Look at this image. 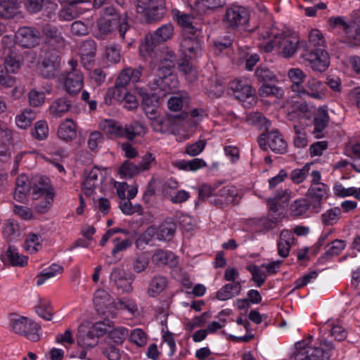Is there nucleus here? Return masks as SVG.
Listing matches in <instances>:
<instances>
[{"instance_id":"obj_1","label":"nucleus","mask_w":360,"mask_h":360,"mask_svg":"<svg viewBox=\"0 0 360 360\" xmlns=\"http://www.w3.org/2000/svg\"><path fill=\"white\" fill-rule=\"evenodd\" d=\"M309 42L301 41L300 57L309 63L314 70L323 72L329 65L328 53L324 50L325 39L319 30H311L309 33Z\"/></svg>"},{"instance_id":"obj_2","label":"nucleus","mask_w":360,"mask_h":360,"mask_svg":"<svg viewBox=\"0 0 360 360\" xmlns=\"http://www.w3.org/2000/svg\"><path fill=\"white\" fill-rule=\"evenodd\" d=\"M160 53V61H151L149 65V87L152 91H165V79L172 75L176 63V56L173 51L165 48Z\"/></svg>"},{"instance_id":"obj_3","label":"nucleus","mask_w":360,"mask_h":360,"mask_svg":"<svg viewBox=\"0 0 360 360\" xmlns=\"http://www.w3.org/2000/svg\"><path fill=\"white\" fill-rule=\"evenodd\" d=\"M274 30H266L260 34V39H269L266 44H260L265 52L268 53L273 50L275 46L279 49L280 54L285 58H291L300 50V42L298 38L292 34L285 33H276Z\"/></svg>"},{"instance_id":"obj_4","label":"nucleus","mask_w":360,"mask_h":360,"mask_svg":"<svg viewBox=\"0 0 360 360\" xmlns=\"http://www.w3.org/2000/svg\"><path fill=\"white\" fill-rule=\"evenodd\" d=\"M10 326L15 333L24 336L30 341L37 342L40 339L39 325L25 316L11 319Z\"/></svg>"},{"instance_id":"obj_5","label":"nucleus","mask_w":360,"mask_h":360,"mask_svg":"<svg viewBox=\"0 0 360 360\" xmlns=\"http://www.w3.org/2000/svg\"><path fill=\"white\" fill-rule=\"evenodd\" d=\"M261 148L266 150V145L276 154H284L288 150V144L278 131L273 130L262 133L258 140Z\"/></svg>"},{"instance_id":"obj_6","label":"nucleus","mask_w":360,"mask_h":360,"mask_svg":"<svg viewBox=\"0 0 360 360\" xmlns=\"http://www.w3.org/2000/svg\"><path fill=\"white\" fill-rule=\"evenodd\" d=\"M236 99L243 103L245 107H250L256 103V91L246 82L236 79L230 83Z\"/></svg>"},{"instance_id":"obj_7","label":"nucleus","mask_w":360,"mask_h":360,"mask_svg":"<svg viewBox=\"0 0 360 360\" xmlns=\"http://www.w3.org/2000/svg\"><path fill=\"white\" fill-rule=\"evenodd\" d=\"M249 20L250 15L247 9L236 5L226 9L224 19L226 25L233 29L246 25Z\"/></svg>"},{"instance_id":"obj_8","label":"nucleus","mask_w":360,"mask_h":360,"mask_svg":"<svg viewBox=\"0 0 360 360\" xmlns=\"http://www.w3.org/2000/svg\"><path fill=\"white\" fill-rule=\"evenodd\" d=\"M184 37L180 43V51L188 59H195L201 56L202 46L200 40L194 36Z\"/></svg>"},{"instance_id":"obj_9","label":"nucleus","mask_w":360,"mask_h":360,"mask_svg":"<svg viewBox=\"0 0 360 360\" xmlns=\"http://www.w3.org/2000/svg\"><path fill=\"white\" fill-rule=\"evenodd\" d=\"M110 280L118 290L123 292H131L133 290L134 276L127 275L124 269L117 267L113 268L110 276Z\"/></svg>"},{"instance_id":"obj_10","label":"nucleus","mask_w":360,"mask_h":360,"mask_svg":"<svg viewBox=\"0 0 360 360\" xmlns=\"http://www.w3.org/2000/svg\"><path fill=\"white\" fill-rule=\"evenodd\" d=\"M15 37L20 45L31 48L38 44L41 32L34 27H23L18 30Z\"/></svg>"},{"instance_id":"obj_11","label":"nucleus","mask_w":360,"mask_h":360,"mask_svg":"<svg viewBox=\"0 0 360 360\" xmlns=\"http://www.w3.org/2000/svg\"><path fill=\"white\" fill-rule=\"evenodd\" d=\"M328 186L324 184H311L307 192V197L309 198L312 208L318 212L322 201L327 198Z\"/></svg>"},{"instance_id":"obj_12","label":"nucleus","mask_w":360,"mask_h":360,"mask_svg":"<svg viewBox=\"0 0 360 360\" xmlns=\"http://www.w3.org/2000/svg\"><path fill=\"white\" fill-rule=\"evenodd\" d=\"M31 195L37 200L40 197L46 196L49 193H54L53 188L47 177L34 176L31 179Z\"/></svg>"},{"instance_id":"obj_13","label":"nucleus","mask_w":360,"mask_h":360,"mask_svg":"<svg viewBox=\"0 0 360 360\" xmlns=\"http://www.w3.org/2000/svg\"><path fill=\"white\" fill-rule=\"evenodd\" d=\"M84 85V77L79 70L70 71L66 75L64 80V86L66 91L70 95L78 94Z\"/></svg>"},{"instance_id":"obj_14","label":"nucleus","mask_w":360,"mask_h":360,"mask_svg":"<svg viewBox=\"0 0 360 360\" xmlns=\"http://www.w3.org/2000/svg\"><path fill=\"white\" fill-rule=\"evenodd\" d=\"M60 58L57 54L47 55L41 62V74L47 79L55 77L60 69Z\"/></svg>"},{"instance_id":"obj_15","label":"nucleus","mask_w":360,"mask_h":360,"mask_svg":"<svg viewBox=\"0 0 360 360\" xmlns=\"http://www.w3.org/2000/svg\"><path fill=\"white\" fill-rule=\"evenodd\" d=\"M23 4L27 11L32 14L37 13L44 8H49L50 11L46 14L49 18H52L57 7L51 0H24Z\"/></svg>"},{"instance_id":"obj_16","label":"nucleus","mask_w":360,"mask_h":360,"mask_svg":"<svg viewBox=\"0 0 360 360\" xmlns=\"http://www.w3.org/2000/svg\"><path fill=\"white\" fill-rule=\"evenodd\" d=\"M77 342L78 345L88 348L94 347L98 343V338L91 328L81 324L77 330Z\"/></svg>"},{"instance_id":"obj_17","label":"nucleus","mask_w":360,"mask_h":360,"mask_svg":"<svg viewBox=\"0 0 360 360\" xmlns=\"http://www.w3.org/2000/svg\"><path fill=\"white\" fill-rule=\"evenodd\" d=\"M166 12L165 0H149L146 8V20L148 22L162 19Z\"/></svg>"},{"instance_id":"obj_18","label":"nucleus","mask_w":360,"mask_h":360,"mask_svg":"<svg viewBox=\"0 0 360 360\" xmlns=\"http://www.w3.org/2000/svg\"><path fill=\"white\" fill-rule=\"evenodd\" d=\"M104 174L98 167H93L83 182V190L87 195H91L94 189L102 182Z\"/></svg>"},{"instance_id":"obj_19","label":"nucleus","mask_w":360,"mask_h":360,"mask_svg":"<svg viewBox=\"0 0 360 360\" xmlns=\"http://www.w3.org/2000/svg\"><path fill=\"white\" fill-rule=\"evenodd\" d=\"M94 303L97 311L105 313L106 310H110L115 306V300L111 295L103 289L96 290L94 296Z\"/></svg>"},{"instance_id":"obj_20","label":"nucleus","mask_w":360,"mask_h":360,"mask_svg":"<svg viewBox=\"0 0 360 360\" xmlns=\"http://www.w3.org/2000/svg\"><path fill=\"white\" fill-rule=\"evenodd\" d=\"M323 84L315 78H311L308 80L305 85V88L302 86L297 95L300 97L308 96L311 98L321 100L325 96V94L321 91Z\"/></svg>"},{"instance_id":"obj_21","label":"nucleus","mask_w":360,"mask_h":360,"mask_svg":"<svg viewBox=\"0 0 360 360\" xmlns=\"http://www.w3.org/2000/svg\"><path fill=\"white\" fill-rule=\"evenodd\" d=\"M107 21L110 22L112 27L115 30L118 29L120 37L123 41H127L129 44L131 38L130 37V32L131 30V26L129 25L127 16L124 14V17L120 18H107Z\"/></svg>"},{"instance_id":"obj_22","label":"nucleus","mask_w":360,"mask_h":360,"mask_svg":"<svg viewBox=\"0 0 360 360\" xmlns=\"http://www.w3.org/2000/svg\"><path fill=\"white\" fill-rule=\"evenodd\" d=\"M329 358L328 352L318 347H307L295 356V360H328Z\"/></svg>"},{"instance_id":"obj_23","label":"nucleus","mask_w":360,"mask_h":360,"mask_svg":"<svg viewBox=\"0 0 360 360\" xmlns=\"http://www.w3.org/2000/svg\"><path fill=\"white\" fill-rule=\"evenodd\" d=\"M143 70V68L142 66H139L136 69L131 68H124L120 73L116 84L125 88L131 81L132 82H137L142 75Z\"/></svg>"},{"instance_id":"obj_24","label":"nucleus","mask_w":360,"mask_h":360,"mask_svg":"<svg viewBox=\"0 0 360 360\" xmlns=\"http://www.w3.org/2000/svg\"><path fill=\"white\" fill-rule=\"evenodd\" d=\"M42 34L46 41L51 45L62 46L64 44V38L59 29L51 24L46 23L42 26Z\"/></svg>"},{"instance_id":"obj_25","label":"nucleus","mask_w":360,"mask_h":360,"mask_svg":"<svg viewBox=\"0 0 360 360\" xmlns=\"http://www.w3.org/2000/svg\"><path fill=\"white\" fill-rule=\"evenodd\" d=\"M158 41L152 34H148L145 37V42L141 45L140 51L143 56L150 57L152 58H158L159 49Z\"/></svg>"},{"instance_id":"obj_26","label":"nucleus","mask_w":360,"mask_h":360,"mask_svg":"<svg viewBox=\"0 0 360 360\" xmlns=\"http://www.w3.org/2000/svg\"><path fill=\"white\" fill-rule=\"evenodd\" d=\"M58 137L65 141H72L77 136L76 124L70 119L62 122L58 129Z\"/></svg>"},{"instance_id":"obj_27","label":"nucleus","mask_w":360,"mask_h":360,"mask_svg":"<svg viewBox=\"0 0 360 360\" xmlns=\"http://www.w3.org/2000/svg\"><path fill=\"white\" fill-rule=\"evenodd\" d=\"M152 262L158 266L169 265L174 266L177 264L176 257L172 252L161 249L155 251L152 256Z\"/></svg>"},{"instance_id":"obj_28","label":"nucleus","mask_w":360,"mask_h":360,"mask_svg":"<svg viewBox=\"0 0 360 360\" xmlns=\"http://www.w3.org/2000/svg\"><path fill=\"white\" fill-rule=\"evenodd\" d=\"M241 289L240 283H229L217 291L216 297L219 300L226 301L238 295Z\"/></svg>"},{"instance_id":"obj_29","label":"nucleus","mask_w":360,"mask_h":360,"mask_svg":"<svg viewBox=\"0 0 360 360\" xmlns=\"http://www.w3.org/2000/svg\"><path fill=\"white\" fill-rule=\"evenodd\" d=\"M96 51V44L93 39H87L84 41L79 47V53L82 57V62L85 64L86 66L90 65L91 59L89 58H93Z\"/></svg>"},{"instance_id":"obj_30","label":"nucleus","mask_w":360,"mask_h":360,"mask_svg":"<svg viewBox=\"0 0 360 360\" xmlns=\"http://www.w3.org/2000/svg\"><path fill=\"white\" fill-rule=\"evenodd\" d=\"M70 101L64 97L59 98L53 101L49 108V112L54 117H60L70 109Z\"/></svg>"},{"instance_id":"obj_31","label":"nucleus","mask_w":360,"mask_h":360,"mask_svg":"<svg viewBox=\"0 0 360 360\" xmlns=\"http://www.w3.org/2000/svg\"><path fill=\"white\" fill-rule=\"evenodd\" d=\"M146 133L144 125L139 122H133L129 124L122 127L121 137H125L129 141H132L136 136H142Z\"/></svg>"},{"instance_id":"obj_32","label":"nucleus","mask_w":360,"mask_h":360,"mask_svg":"<svg viewBox=\"0 0 360 360\" xmlns=\"http://www.w3.org/2000/svg\"><path fill=\"white\" fill-rule=\"evenodd\" d=\"M329 121V117L327 110L319 108L317 115L314 118V129L313 134L316 137L319 138V134L321 133L326 127Z\"/></svg>"},{"instance_id":"obj_33","label":"nucleus","mask_w":360,"mask_h":360,"mask_svg":"<svg viewBox=\"0 0 360 360\" xmlns=\"http://www.w3.org/2000/svg\"><path fill=\"white\" fill-rule=\"evenodd\" d=\"M288 76L292 83L290 86L292 91L297 94L302 86V84L306 78V75L300 68H291L288 70Z\"/></svg>"},{"instance_id":"obj_34","label":"nucleus","mask_w":360,"mask_h":360,"mask_svg":"<svg viewBox=\"0 0 360 360\" xmlns=\"http://www.w3.org/2000/svg\"><path fill=\"white\" fill-rule=\"evenodd\" d=\"M126 93L125 88L115 84V86L110 88L106 92L105 103L110 105L115 102H122Z\"/></svg>"},{"instance_id":"obj_35","label":"nucleus","mask_w":360,"mask_h":360,"mask_svg":"<svg viewBox=\"0 0 360 360\" xmlns=\"http://www.w3.org/2000/svg\"><path fill=\"white\" fill-rule=\"evenodd\" d=\"M173 165L181 170L195 171L206 166L202 159L195 158L191 160H177L173 162Z\"/></svg>"},{"instance_id":"obj_36","label":"nucleus","mask_w":360,"mask_h":360,"mask_svg":"<svg viewBox=\"0 0 360 360\" xmlns=\"http://www.w3.org/2000/svg\"><path fill=\"white\" fill-rule=\"evenodd\" d=\"M176 230V224L172 221H165L156 228V237L160 240H170Z\"/></svg>"},{"instance_id":"obj_37","label":"nucleus","mask_w":360,"mask_h":360,"mask_svg":"<svg viewBox=\"0 0 360 360\" xmlns=\"http://www.w3.org/2000/svg\"><path fill=\"white\" fill-rule=\"evenodd\" d=\"M189 97L186 92H179L170 97L167 101L169 110L172 111L180 110L184 105H188Z\"/></svg>"},{"instance_id":"obj_38","label":"nucleus","mask_w":360,"mask_h":360,"mask_svg":"<svg viewBox=\"0 0 360 360\" xmlns=\"http://www.w3.org/2000/svg\"><path fill=\"white\" fill-rule=\"evenodd\" d=\"M258 94L262 98L274 97L281 98L284 95V91L281 87L276 85L263 84L258 90Z\"/></svg>"},{"instance_id":"obj_39","label":"nucleus","mask_w":360,"mask_h":360,"mask_svg":"<svg viewBox=\"0 0 360 360\" xmlns=\"http://www.w3.org/2000/svg\"><path fill=\"white\" fill-rule=\"evenodd\" d=\"M167 285V281L165 276H154L148 286V294L151 297H155L162 292Z\"/></svg>"},{"instance_id":"obj_40","label":"nucleus","mask_w":360,"mask_h":360,"mask_svg":"<svg viewBox=\"0 0 360 360\" xmlns=\"http://www.w3.org/2000/svg\"><path fill=\"white\" fill-rule=\"evenodd\" d=\"M6 256L8 261L13 266H23L27 264V257L20 255L14 246H8L6 251Z\"/></svg>"},{"instance_id":"obj_41","label":"nucleus","mask_w":360,"mask_h":360,"mask_svg":"<svg viewBox=\"0 0 360 360\" xmlns=\"http://www.w3.org/2000/svg\"><path fill=\"white\" fill-rule=\"evenodd\" d=\"M4 65L8 72L15 73L21 66L20 56L15 51L9 50L5 57Z\"/></svg>"},{"instance_id":"obj_42","label":"nucleus","mask_w":360,"mask_h":360,"mask_svg":"<svg viewBox=\"0 0 360 360\" xmlns=\"http://www.w3.org/2000/svg\"><path fill=\"white\" fill-rule=\"evenodd\" d=\"M246 120L248 123L264 129L266 132L271 126V122L262 113L253 112L248 115Z\"/></svg>"},{"instance_id":"obj_43","label":"nucleus","mask_w":360,"mask_h":360,"mask_svg":"<svg viewBox=\"0 0 360 360\" xmlns=\"http://www.w3.org/2000/svg\"><path fill=\"white\" fill-rule=\"evenodd\" d=\"M311 202L307 199L301 198L294 201L290 207V214L294 217L304 214L309 209Z\"/></svg>"},{"instance_id":"obj_44","label":"nucleus","mask_w":360,"mask_h":360,"mask_svg":"<svg viewBox=\"0 0 360 360\" xmlns=\"http://www.w3.org/2000/svg\"><path fill=\"white\" fill-rule=\"evenodd\" d=\"M153 129L160 133L167 132L172 124V120L169 117L160 115L153 120L150 123Z\"/></svg>"},{"instance_id":"obj_45","label":"nucleus","mask_w":360,"mask_h":360,"mask_svg":"<svg viewBox=\"0 0 360 360\" xmlns=\"http://www.w3.org/2000/svg\"><path fill=\"white\" fill-rule=\"evenodd\" d=\"M77 3H70L59 12V18L62 20L70 21L77 18L81 13L76 6Z\"/></svg>"},{"instance_id":"obj_46","label":"nucleus","mask_w":360,"mask_h":360,"mask_svg":"<svg viewBox=\"0 0 360 360\" xmlns=\"http://www.w3.org/2000/svg\"><path fill=\"white\" fill-rule=\"evenodd\" d=\"M63 268L61 266L53 264L47 269L44 270L37 276V285H42L46 279L51 278L57 274H60L63 272Z\"/></svg>"},{"instance_id":"obj_47","label":"nucleus","mask_w":360,"mask_h":360,"mask_svg":"<svg viewBox=\"0 0 360 360\" xmlns=\"http://www.w3.org/2000/svg\"><path fill=\"white\" fill-rule=\"evenodd\" d=\"M174 15L176 17L178 23L183 27L188 29L191 33L195 34L196 30L193 26V17L187 13L179 11H173Z\"/></svg>"},{"instance_id":"obj_48","label":"nucleus","mask_w":360,"mask_h":360,"mask_svg":"<svg viewBox=\"0 0 360 360\" xmlns=\"http://www.w3.org/2000/svg\"><path fill=\"white\" fill-rule=\"evenodd\" d=\"M174 34V27L171 23H167L165 25H163L160 27H159L158 30H156L155 32H154L153 34H152L155 38L156 39V41H165L168 39H169Z\"/></svg>"},{"instance_id":"obj_49","label":"nucleus","mask_w":360,"mask_h":360,"mask_svg":"<svg viewBox=\"0 0 360 360\" xmlns=\"http://www.w3.org/2000/svg\"><path fill=\"white\" fill-rule=\"evenodd\" d=\"M113 326L114 324L112 321L109 319H105L104 321L95 323L90 328L92 329L97 338H99L107 333L110 334V331Z\"/></svg>"},{"instance_id":"obj_50","label":"nucleus","mask_w":360,"mask_h":360,"mask_svg":"<svg viewBox=\"0 0 360 360\" xmlns=\"http://www.w3.org/2000/svg\"><path fill=\"white\" fill-rule=\"evenodd\" d=\"M35 118V114L31 109H25L15 118V122L18 127L26 129Z\"/></svg>"},{"instance_id":"obj_51","label":"nucleus","mask_w":360,"mask_h":360,"mask_svg":"<svg viewBox=\"0 0 360 360\" xmlns=\"http://www.w3.org/2000/svg\"><path fill=\"white\" fill-rule=\"evenodd\" d=\"M255 76L257 79L263 84H267L269 82L276 80V75L267 67L264 65H260L257 68Z\"/></svg>"},{"instance_id":"obj_52","label":"nucleus","mask_w":360,"mask_h":360,"mask_svg":"<svg viewBox=\"0 0 360 360\" xmlns=\"http://www.w3.org/2000/svg\"><path fill=\"white\" fill-rule=\"evenodd\" d=\"M119 172L121 176L127 178H132L134 176L141 173L138 165L125 160L119 169Z\"/></svg>"},{"instance_id":"obj_53","label":"nucleus","mask_w":360,"mask_h":360,"mask_svg":"<svg viewBox=\"0 0 360 360\" xmlns=\"http://www.w3.org/2000/svg\"><path fill=\"white\" fill-rule=\"evenodd\" d=\"M341 210L339 207H333L327 210L321 215L322 222L326 226H331L339 220Z\"/></svg>"},{"instance_id":"obj_54","label":"nucleus","mask_w":360,"mask_h":360,"mask_svg":"<svg viewBox=\"0 0 360 360\" xmlns=\"http://www.w3.org/2000/svg\"><path fill=\"white\" fill-rule=\"evenodd\" d=\"M96 26L98 28L96 37L100 39H103L115 30L112 25L107 21V18L105 17H101L97 21Z\"/></svg>"},{"instance_id":"obj_55","label":"nucleus","mask_w":360,"mask_h":360,"mask_svg":"<svg viewBox=\"0 0 360 360\" xmlns=\"http://www.w3.org/2000/svg\"><path fill=\"white\" fill-rule=\"evenodd\" d=\"M15 4L11 1H0V17L9 19L13 18L16 13Z\"/></svg>"},{"instance_id":"obj_56","label":"nucleus","mask_w":360,"mask_h":360,"mask_svg":"<svg viewBox=\"0 0 360 360\" xmlns=\"http://www.w3.org/2000/svg\"><path fill=\"white\" fill-rule=\"evenodd\" d=\"M36 312L46 321H51L53 317L51 302L48 300H41L36 307Z\"/></svg>"},{"instance_id":"obj_57","label":"nucleus","mask_w":360,"mask_h":360,"mask_svg":"<svg viewBox=\"0 0 360 360\" xmlns=\"http://www.w3.org/2000/svg\"><path fill=\"white\" fill-rule=\"evenodd\" d=\"M246 269L251 273L252 280L258 287H260L262 285H263L267 277V275L265 272H263L260 268L256 265H249Z\"/></svg>"},{"instance_id":"obj_58","label":"nucleus","mask_w":360,"mask_h":360,"mask_svg":"<svg viewBox=\"0 0 360 360\" xmlns=\"http://www.w3.org/2000/svg\"><path fill=\"white\" fill-rule=\"evenodd\" d=\"M32 134L36 139L39 141L46 139L49 134L47 123L43 120L37 122L34 129L32 130Z\"/></svg>"},{"instance_id":"obj_59","label":"nucleus","mask_w":360,"mask_h":360,"mask_svg":"<svg viewBox=\"0 0 360 360\" xmlns=\"http://www.w3.org/2000/svg\"><path fill=\"white\" fill-rule=\"evenodd\" d=\"M115 309H121V310H127L131 314H134L138 310V307L135 302L130 298H122L117 300V302L115 301V306L113 308Z\"/></svg>"},{"instance_id":"obj_60","label":"nucleus","mask_w":360,"mask_h":360,"mask_svg":"<svg viewBox=\"0 0 360 360\" xmlns=\"http://www.w3.org/2000/svg\"><path fill=\"white\" fill-rule=\"evenodd\" d=\"M105 132L113 137H121L122 127L113 120H107L103 127Z\"/></svg>"},{"instance_id":"obj_61","label":"nucleus","mask_w":360,"mask_h":360,"mask_svg":"<svg viewBox=\"0 0 360 360\" xmlns=\"http://www.w3.org/2000/svg\"><path fill=\"white\" fill-rule=\"evenodd\" d=\"M178 68L180 72L185 75L188 81L193 82L197 79L196 71L187 60H184L179 63Z\"/></svg>"},{"instance_id":"obj_62","label":"nucleus","mask_w":360,"mask_h":360,"mask_svg":"<svg viewBox=\"0 0 360 360\" xmlns=\"http://www.w3.org/2000/svg\"><path fill=\"white\" fill-rule=\"evenodd\" d=\"M328 22L332 28L342 29L346 34L350 31V25L342 16L330 17Z\"/></svg>"},{"instance_id":"obj_63","label":"nucleus","mask_w":360,"mask_h":360,"mask_svg":"<svg viewBox=\"0 0 360 360\" xmlns=\"http://www.w3.org/2000/svg\"><path fill=\"white\" fill-rule=\"evenodd\" d=\"M39 246V236L35 233H29L25 242V250L28 252L33 254L38 251Z\"/></svg>"},{"instance_id":"obj_64","label":"nucleus","mask_w":360,"mask_h":360,"mask_svg":"<svg viewBox=\"0 0 360 360\" xmlns=\"http://www.w3.org/2000/svg\"><path fill=\"white\" fill-rule=\"evenodd\" d=\"M129 340L136 345L142 347L146 344L147 336L142 329L136 328L133 330L130 333Z\"/></svg>"}]
</instances>
